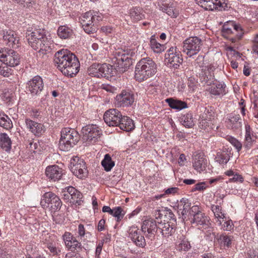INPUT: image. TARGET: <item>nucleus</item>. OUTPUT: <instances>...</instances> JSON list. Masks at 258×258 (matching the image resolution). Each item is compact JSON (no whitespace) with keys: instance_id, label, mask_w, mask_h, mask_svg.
<instances>
[{"instance_id":"1","label":"nucleus","mask_w":258,"mask_h":258,"mask_svg":"<svg viewBox=\"0 0 258 258\" xmlns=\"http://www.w3.org/2000/svg\"><path fill=\"white\" fill-rule=\"evenodd\" d=\"M55 66L65 76L72 77L80 70V62L77 57L67 49L57 51L54 56Z\"/></svg>"},{"instance_id":"2","label":"nucleus","mask_w":258,"mask_h":258,"mask_svg":"<svg viewBox=\"0 0 258 258\" xmlns=\"http://www.w3.org/2000/svg\"><path fill=\"white\" fill-rule=\"evenodd\" d=\"M26 38L29 45L34 50H38L40 56L50 52L54 47L52 41L48 39L43 30H28Z\"/></svg>"},{"instance_id":"3","label":"nucleus","mask_w":258,"mask_h":258,"mask_svg":"<svg viewBox=\"0 0 258 258\" xmlns=\"http://www.w3.org/2000/svg\"><path fill=\"white\" fill-rule=\"evenodd\" d=\"M156 73V64L150 58L141 59L137 64L135 78L140 82L147 80L153 76Z\"/></svg>"},{"instance_id":"4","label":"nucleus","mask_w":258,"mask_h":258,"mask_svg":"<svg viewBox=\"0 0 258 258\" xmlns=\"http://www.w3.org/2000/svg\"><path fill=\"white\" fill-rule=\"evenodd\" d=\"M80 135L75 129L64 128L61 132L59 148L63 151H68L79 141Z\"/></svg>"},{"instance_id":"5","label":"nucleus","mask_w":258,"mask_h":258,"mask_svg":"<svg viewBox=\"0 0 258 258\" xmlns=\"http://www.w3.org/2000/svg\"><path fill=\"white\" fill-rule=\"evenodd\" d=\"M113 60L116 64V69L122 73L125 72L132 62L129 54L121 48H118L114 52Z\"/></svg>"},{"instance_id":"6","label":"nucleus","mask_w":258,"mask_h":258,"mask_svg":"<svg viewBox=\"0 0 258 258\" xmlns=\"http://www.w3.org/2000/svg\"><path fill=\"white\" fill-rule=\"evenodd\" d=\"M113 60L116 64V69L122 73L125 72L132 62L129 54L121 48H118L114 52Z\"/></svg>"},{"instance_id":"7","label":"nucleus","mask_w":258,"mask_h":258,"mask_svg":"<svg viewBox=\"0 0 258 258\" xmlns=\"http://www.w3.org/2000/svg\"><path fill=\"white\" fill-rule=\"evenodd\" d=\"M189 217L188 219L190 220L192 224L199 227V229H206L209 224V219L205 216V214L200 211L197 206H193L189 210Z\"/></svg>"},{"instance_id":"8","label":"nucleus","mask_w":258,"mask_h":258,"mask_svg":"<svg viewBox=\"0 0 258 258\" xmlns=\"http://www.w3.org/2000/svg\"><path fill=\"white\" fill-rule=\"evenodd\" d=\"M40 205L43 208H50L51 212L54 213L60 209L62 202L55 194L52 192H47L43 195Z\"/></svg>"},{"instance_id":"9","label":"nucleus","mask_w":258,"mask_h":258,"mask_svg":"<svg viewBox=\"0 0 258 258\" xmlns=\"http://www.w3.org/2000/svg\"><path fill=\"white\" fill-rule=\"evenodd\" d=\"M202 45V40L198 37H190L183 42V52L191 57L197 54L201 50Z\"/></svg>"},{"instance_id":"10","label":"nucleus","mask_w":258,"mask_h":258,"mask_svg":"<svg viewBox=\"0 0 258 258\" xmlns=\"http://www.w3.org/2000/svg\"><path fill=\"white\" fill-rule=\"evenodd\" d=\"M0 59L8 67H14L20 63L19 54L14 50L8 48H2L0 50Z\"/></svg>"},{"instance_id":"11","label":"nucleus","mask_w":258,"mask_h":258,"mask_svg":"<svg viewBox=\"0 0 258 258\" xmlns=\"http://www.w3.org/2000/svg\"><path fill=\"white\" fill-rule=\"evenodd\" d=\"M165 59L169 67L178 69L183 61L180 51L176 47H170L165 54Z\"/></svg>"},{"instance_id":"12","label":"nucleus","mask_w":258,"mask_h":258,"mask_svg":"<svg viewBox=\"0 0 258 258\" xmlns=\"http://www.w3.org/2000/svg\"><path fill=\"white\" fill-rule=\"evenodd\" d=\"M85 164V162L83 159L76 156L71 159L70 168L75 175L82 179L86 177L88 174V170Z\"/></svg>"},{"instance_id":"13","label":"nucleus","mask_w":258,"mask_h":258,"mask_svg":"<svg viewBox=\"0 0 258 258\" xmlns=\"http://www.w3.org/2000/svg\"><path fill=\"white\" fill-rule=\"evenodd\" d=\"M96 18L91 12H86L82 17L81 24L86 33H94L97 31V27L94 24Z\"/></svg>"},{"instance_id":"14","label":"nucleus","mask_w":258,"mask_h":258,"mask_svg":"<svg viewBox=\"0 0 258 258\" xmlns=\"http://www.w3.org/2000/svg\"><path fill=\"white\" fill-rule=\"evenodd\" d=\"M158 230V223L153 219L144 220L142 225L141 231L147 238L153 240L155 239V233Z\"/></svg>"},{"instance_id":"15","label":"nucleus","mask_w":258,"mask_h":258,"mask_svg":"<svg viewBox=\"0 0 258 258\" xmlns=\"http://www.w3.org/2000/svg\"><path fill=\"white\" fill-rule=\"evenodd\" d=\"M101 130L96 124H89L82 129L83 139L86 141L95 140L101 134Z\"/></svg>"},{"instance_id":"16","label":"nucleus","mask_w":258,"mask_h":258,"mask_svg":"<svg viewBox=\"0 0 258 258\" xmlns=\"http://www.w3.org/2000/svg\"><path fill=\"white\" fill-rule=\"evenodd\" d=\"M127 232L128 234V237L136 246L141 248L145 247L146 245V240L137 227L134 226L130 227Z\"/></svg>"},{"instance_id":"17","label":"nucleus","mask_w":258,"mask_h":258,"mask_svg":"<svg viewBox=\"0 0 258 258\" xmlns=\"http://www.w3.org/2000/svg\"><path fill=\"white\" fill-rule=\"evenodd\" d=\"M120 112L116 109H110L107 110L104 114L103 118L104 121L109 126H117L122 117Z\"/></svg>"},{"instance_id":"18","label":"nucleus","mask_w":258,"mask_h":258,"mask_svg":"<svg viewBox=\"0 0 258 258\" xmlns=\"http://www.w3.org/2000/svg\"><path fill=\"white\" fill-rule=\"evenodd\" d=\"M215 69V67L212 64L203 66L201 72L199 74V78L201 81L207 85H211V83L215 80L214 72Z\"/></svg>"},{"instance_id":"19","label":"nucleus","mask_w":258,"mask_h":258,"mask_svg":"<svg viewBox=\"0 0 258 258\" xmlns=\"http://www.w3.org/2000/svg\"><path fill=\"white\" fill-rule=\"evenodd\" d=\"M167 220H164L160 222L157 221L158 223V230L164 237H169L172 235L175 231L176 222L174 221L172 223L166 221Z\"/></svg>"},{"instance_id":"20","label":"nucleus","mask_w":258,"mask_h":258,"mask_svg":"<svg viewBox=\"0 0 258 258\" xmlns=\"http://www.w3.org/2000/svg\"><path fill=\"white\" fill-rule=\"evenodd\" d=\"M118 105L122 107L131 106L135 101V95L131 91L123 90L116 97Z\"/></svg>"},{"instance_id":"21","label":"nucleus","mask_w":258,"mask_h":258,"mask_svg":"<svg viewBox=\"0 0 258 258\" xmlns=\"http://www.w3.org/2000/svg\"><path fill=\"white\" fill-rule=\"evenodd\" d=\"M27 85L28 91L32 95L39 94L44 86L42 79L39 76H35L28 82Z\"/></svg>"},{"instance_id":"22","label":"nucleus","mask_w":258,"mask_h":258,"mask_svg":"<svg viewBox=\"0 0 258 258\" xmlns=\"http://www.w3.org/2000/svg\"><path fill=\"white\" fill-rule=\"evenodd\" d=\"M45 174L48 179L55 181L60 179L62 169L56 165L48 166L46 168Z\"/></svg>"},{"instance_id":"23","label":"nucleus","mask_w":258,"mask_h":258,"mask_svg":"<svg viewBox=\"0 0 258 258\" xmlns=\"http://www.w3.org/2000/svg\"><path fill=\"white\" fill-rule=\"evenodd\" d=\"M25 123L29 131L36 136H40L44 132V126L41 123L35 122L30 119H25Z\"/></svg>"},{"instance_id":"24","label":"nucleus","mask_w":258,"mask_h":258,"mask_svg":"<svg viewBox=\"0 0 258 258\" xmlns=\"http://www.w3.org/2000/svg\"><path fill=\"white\" fill-rule=\"evenodd\" d=\"M197 3L206 10L213 11L222 7L219 0H195Z\"/></svg>"},{"instance_id":"25","label":"nucleus","mask_w":258,"mask_h":258,"mask_svg":"<svg viewBox=\"0 0 258 258\" xmlns=\"http://www.w3.org/2000/svg\"><path fill=\"white\" fill-rule=\"evenodd\" d=\"M178 212H181L183 220L188 219L189 216V210L191 209V203L186 199L182 198L178 204Z\"/></svg>"},{"instance_id":"26","label":"nucleus","mask_w":258,"mask_h":258,"mask_svg":"<svg viewBox=\"0 0 258 258\" xmlns=\"http://www.w3.org/2000/svg\"><path fill=\"white\" fill-rule=\"evenodd\" d=\"M3 39L9 47L17 48L19 46L18 45L19 39L15 32L12 30H9L4 33Z\"/></svg>"},{"instance_id":"27","label":"nucleus","mask_w":258,"mask_h":258,"mask_svg":"<svg viewBox=\"0 0 258 258\" xmlns=\"http://www.w3.org/2000/svg\"><path fill=\"white\" fill-rule=\"evenodd\" d=\"M201 153L196 154L193 158L192 165L195 169L199 172L205 170L207 166V160Z\"/></svg>"},{"instance_id":"28","label":"nucleus","mask_w":258,"mask_h":258,"mask_svg":"<svg viewBox=\"0 0 258 258\" xmlns=\"http://www.w3.org/2000/svg\"><path fill=\"white\" fill-rule=\"evenodd\" d=\"M230 151L228 148H223L217 153L215 161L220 164H226L230 159Z\"/></svg>"},{"instance_id":"29","label":"nucleus","mask_w":258,"mask_h":258,"mask_svg":"<svg viewBox=\"0 0 258 258\" xmlns=\"http://www.w3.org/2000/svg\"><path fill=\"white\" fill-rule=\"evenodd\" d=\"M120 122L117 125L122 130L126 132H129L133 130L135 127V124L133 120L129 117L126 116H122Z\"/></svg>"},{"instance_id":"30","label":"nucleus","mask_w":258,"mask_h":258,"mask_svg":"<svg viewBox=\"0 0 258 258\" xmlns=\"http://www.w3.org/2000/svg\"><path fill=\"white\" fill-rule=\"evenodd\" d=\"M209 88L210 93L214 95H220L225 94V85L224 83L215 82L211 83Z\"/></svg>"},{"instance_id":"31","label":"nucleus","mask_w":258,"mask_h":258,"mask_svg":"<svg viewBox=\"0 0 258 258\" xmlns=\"http://www.w3.org/2000/svg\"><path fill=\"white\" fill-rule=\"evenodd\" d=\"M165 101L171 108L174 109L181 110L187 107V104L185 102L173 98H167Z\"/></svg>"},{"instance_id":"32","label":"nucleus","mask_w":258,"mask_h":258,"mask_svg":"<svg viewBox=\"0 0 258 258\" xmlns=\"http://www.w3.org/2000/svg\"><path fill=\"white\" fill-rule=\"evenodd\" d=\"M12 141L6 133H0V148L8 152L11 148Z\"/></svg>"},{"instance_id":"33","label":"nucleus","mask_w":258,"mask_h":258,"mask_svg":"<svg viewBox=\"0 0 258 258\" xmlns=\"http://www.w3.org/2000/svg\"><path fill=\"white\" fill-rule=\"evenodd\" d=\"M231 24L233 28L234 31L235 32H237V33L234 34V36L233 37L231 36H227V38L232 43H235L242 38L243 34V30L241 28L240 25L239 24H237L235 23H231Z\"/></svg>"},{"instance_id":"34","label":"nucleus","mask_w":258,"mask_h":258,"mask_svg":"<svg viewBox=\"0 0 258 258\" xmlns=\"http://www.w3.org/2000/svg\"><path fill=\"white\" fill-rule=\"evenodd\" d=\"M150 45L152 50L157 53L163 52L165 48L164 45L157 42L155 35H152L150 38Z\"/></svg>"},{"instance_id":"35","label":"nucleus","mask_w":258,"mask_h":258,"mask_svg":"<svg viewBox=\"0 0 258 258\" xmlns=\"http://www.w3.org/2000/svg\"><path fill=\"white\" fill-rule=\"evenodd\" d=\"M201 119L199 122V126L201 128L206 130L207 132H209L210 129L214 128L215 125L211 118L208 119L204 115L201 117Z\"/></svg>"},{"instance_id":"36","label":"nucleus","mask_w":258,"mask_h":258,"mask_svg":"<svg viewBox=\"0 0 258 258\" xmlns=\"http://www.w3.org/2000/svg\"><path fill=\"white\" fill-rule=\"evenodd\" d=\"M73 30L66 26H60L57 29V35L61 39H67L73 35Z\"/></svg>"},{"instance_id":"37","label":"nucleus","mask_w":258,"mask_h":258,"mask_svg":"<svg viewBox=\"0 0 258 258\" xmlns=\"http://www.w3.org/2000/svg\"><path fill=\"white\" fill-rule=\"evenodd\" d=\"M112 66L110 64H101V70H100V77L108 78L113 75Z\"/></svg>"},{"instance_id":"38","label":"nucleus","mask_w":258,"mask_h":258,"mask_svg":"<svg viewBox=\"0 0 258 258\" xmlns=\"http://www.w3.org/2000/svg\"><path fill=\"white\" fill-rule=\"evenodd\" d=\"M0 126L6 130L13 127V123L8 115L4 113H0Z\"/></svg>"},{"instance_id":"39","label":"nucleus","mask_w":258,"mask_h":258,"mask_svg":"<svg viewBox=\"0 0 258 258\" xmlns=\"http://www.w3.org/2000/svg\"><path fill=\"white\" fill-rule=\"evenodd\" d=\"M211 210L214 213V216L217 219L216 222L218 223L219 225H222V222L220 219L225 218L224 214L222 212V208L218 205H212L211 206Z\"/></svg>"},{"instance_id":"40","label":"nucleus","mask_w":258,"mask_h":258,"mask_svg":"<svg viewBox=\"0 0 258 258\" xmlns=\"http://www.w3.org/2000/svg\"><path fill=\"white\" fill-rule=\"evenodd\" d=\"M101 165L104 167L106 171H109L115 165L114 162L112 160L109 154H106L103 160L101 162Z\"/></svg>"},{"instance_id":"41","label":"nucleus","mask_w":258,"mask_h":258,"mask_svg":"<svg viewBox=\"0 0 258 258\" xmlns=\"http://www.w3.org/2000/svg\"><path fill=\"white\" fill-rule=\"evenodd\" d=\"M245 137L246 142L245 147L247 148H250L251 143L254 141V137L251 133L250 127L248 124H245Z\"/></svg>"},{"instance_id":"42","label":"nucleus","mask_w":258,"mask_h":258,"mask_svg":"<svg viewBox=\"0 0 258 258\" xmlns=\"http://www.w3.org/2000/svg\"><path fill=\"white\" fill-rule=\"evenodd\" d=\"M100 70H101V64L94 63L88 69V73L89 75L100 78Z\"/></svg>"},{"instance_id":"43","label":"nucleus","mask_w":258,"mask_h":258,"mask_svg":"<svg viewBox=\"0 0 258 258\" xmlns=\"http://www.w3.org/2000/svg\"><path fill=\"white\" fill-rule=\"evenodd\" d=\"M232 124V127L235 130H238L242 126V119L239 114H235L229 119Z\"/></svg>"},{"instance_id":"44","label":"nucleus","mask_w":258,"mask_h":258,"mask_svg":"<svg viewBox=\"0 0 258 258\" xmlns=\"http://www.w3.org/2000/svg\"><path fill=\"white\" fill-rule=\"evenodd\" d=\"M130 15L131 19L135 22H138L144 17V15L140 12V10L136 8L130 10Z\"/></svg>"},{"instance_id":"45","label":"nucleus","mask_w":258,"mask_h":258,"mask_svg":"<svg viewBox=\"0 0 258 258\" xmlns=\"http://www.w3.org/2000/svg\"><path fill=\"white\" fill-rule=\"evenodd\" d=\"M233 22H230L228 24H225L223 26L222 32L224 36L227 37V36H230L231 34H235L237 33V32L234 31L233 28L231 24Z\"/></svg>"},{"instance_id":"46","label":"nucleus","mask_w":258,"mask_h":258,"mask_svg":"<svg viewBox=\"0 0 258 258\" xmlns=\"http://www.w3.org/2000/svg\"><path fill=\"white\" fill-rule=\"evenodd\" d=\"M182 124L185 127H191L194 125V121L191 113H186L181 118Z\"/></svg>"},{"instance_id":"47","label":"nucleus","mask_w":258,"mask_h":258,"mask_svg":"<svg viewBox=\"0 0 258 258\" xmlns=\"http://www.w3.org/2000/svg\"><path fill=\"white\" fill-rule=\"evenodd\" d=\"M162 213H160V215H164L165 220L169 221L170 223H172L173 221L176 222V218H175L174 214L173 213L172 211L168 208H165L162 211Z\"/></svg>"},{"instance_id":"48","label":"nucleus","mask_w":258,"mask_h":258,"mask_svg":"<svg viewBox=\"0 0 258 258\" xmlns=\"http://www.w3.org/2000/svg\"><path fill=\"white\" fill-rule=\"evenodd\" d=\"M111 215L117 218V221L119 222L123 218L125 213L120 207H117L112 209Z\"/></svg>"},{"instance_id":"49","label":"nucleus","mask_w":258,"mask_h":258,"mask_svg":"<svg viewBox=\"0 0 258 258\" xmlns=\"http://www.w3.org/2000/svg\"><path fill=\"white\" fill-rule=\"evenodd\" d=\"M191 247L190 243L187 239H183L181 240L179 243L177 245V249L180 251H186Z\"/></svg>"},{"instance_id":"50","label":"nucleus","mask_w":258,"mask_h":258,"mask_svg":"<svg viewBox=\"0 0 258 258\" xmlns=\"http://www.w3.org/2000/svg\"><path fill=\"white\" fill-rule=\"evenodd\" d=\"M82 195L81 193L77 190L71 197L70 199V203L73 204H77L80 205L82 202Z\"/></svg>"},{"instance_id":"51","label":"nucleus","mask_w":258,"mask_h":258,"mask_svg":"<svg viewBox=\"0 0 258 258\" xmlns=\"http://www.w3.org/2000/svg\"><path fill=\"white\" fill-rule=\"evenodd\" d=\"M11 69L0 59V75L8 77L11 74Z\"/></svg>"},{"instance_id":"52","label":"nucleus","mask_w":258,"mask_h":258,"mask_svg":"<svg viewBox=\"0 0 258 258\" xmlns=\"http://www.w3.org/2000/svg\"><path fill=\"white\" fill-rule=\"evenodd\" d=\"M231 240L232 238L231 236L226 234H222L220 235L218 238V241L221 244H222L224 246H227L228 247L231 244Z\"/></svg>"},{"instance_id":"53","label":"nucleus","mask_w":258,"mask_h":258,"mask_svg":"<svg viewBox=\"0 0 258 258\" xmlns=\"http://www.w3.org/2000/svg\"><path fill=\"white\" fill-rule=\"evenodd\" d=\"M73 245H72V246L71 247L70 250L72 251V252H80L81 250H82L83 248V246L80 242H79L76 238H75V240H74V242H73Z\"/></svg>"},{"instance_id":"54","label":"nucleus","mask_w":258,"mask_h":258,"mask_svg":"<svg viewBox=\"0 0 258 258\" xmlns=\"http://www.w3.org/2000/svg\"><path fill=\"white\" fill-rule=\"evenodd\" d=\"M160 10H161L163 12H165L167 14L171 17L175 18L177 16V14L174 12L172 8L166 6H164V7H161Z\"/></svg>"},{"instance_id":"55","label":"nucleus","mask_w":258,"mask_h":258,"mask_svg":"<svg viewBox=\"0 0 258 258\" xmlns=\"http://www.w3.org/2000/svg\"><path fill=\"white\" fill-rule=\"evenodd\" d=\"M230 143L237 150L240 151L242 148L241 143L234 138H230L229 140Z\"/></svg>"},{"instance_id":"56","label":"nucleus","mask_w":258,"mask_h":258,"mask_svg":"<svg viewBox=\"0 0 258 258\" xmlns=\"http://www.w3.org/2000/svg\"><path fill=\"white\" fill-rule=\"evenodd\" d=\"M62 238L64 242L65 245H68L69 242H70L69 241L76 238L73 236L71 233L66 232L62 236Z\"/></svg>"},{"instance_id":"57","label":"nucleus","mask_w":258,"mask_h":258,"mask_svg":"<svg viewBox=\"0 0 258 258\" xmlns=\"http://www.w3.org/2000/svg\"><path fill=\"white\" fill-rule=\"evenodd\" d=\"M233 226V224L232 221L230 220L225 221L224 222V224L222 225V228H223L224 230L230 231L232 229Z\"/></svg>"},{"instance_id":"58","label":"nucleus","mask_w":258,"mask_h":258,"mask_svg":"<svg viewBox=\"0 0 258 258\" xmlns=\"http://www.w3.org/2000/svg\"><path fill=\"white\" fill-rule=\"evenodd\" d=\"M205 183L204 182L197 183L195 185V187L192 189V191L203 190L206 189V186H205Z\"/></svg>"},{"instance_id":"59","label":"nucleus","mask_w":258,"mask_h":258,"mask_svg":"<svg viewBox=\"0 0 258 258\" xmlns=\"http://www.w3.org/2000/svg\"><path fill=\"white\" fill-rule=\"evenodd\" d=\"M252 51L258 55V34L254 38V43L252 46Z\"/></svg>"},{"instance_id":"60","label":"nucleus","mask_w":258,"mask_h":258,"mask_svg":"<svg viewBox=\"0 0 258 258\" xmlns=\"http://www.w3.org/2000/svg\"><path fill=\"white\" fill-rule=\"evenodd\" d=\"M233 177L230 178L229 180L230 181H239L240 182L243 181V178L242 176L240 174L234 173V175H233Z\"/></svg>"},{"instance_id":"61","label":"nucleus","mask_w":258,"mask_h":258,"mask_svg":"<svg viewBox=\"0 0 258 258\" xmlns=\"http://www.w3.org/2000/svg\"><path fill=\"white\" fill-rule=\"evenodd\" d=\"M47 248L51 253L53 254H56L57 253L56 247L53 243H48L47 244Z\"/></svg>"},{"instance_id":"62","label":"nucleus","mask_w":258,"mask_h":258,"mask_svg":"<svg viewBox=\"0 0 258 258\" xmlns=\"http://www.w3.org/2000/svg\"><path fill=\"white\" fill-rule=\"evenodd\" d=\"M78 233L79 235L81 237L84 236L85 234V230L84 228V226L83 224H79L78 226Z\"/></svg>"},{"instance_id":"63","label":"nucleus","mask_w":258,"mask_h":258,"mask_svg":"<svg viewBox=\"0 0 258 258\" xmlns=\"http://www.w3.org/2000/svg\"><path fill=\"white\" fill-rule=\"evenodd\" d=\"M105 223V221L104 219H101L98 225V230L99 231H101L104 229V225Z\"/></svg>"},{"instance_id":"64","label":"nucleus","mask_w":258,"mask_h":258,"mask_svg":"<svg viewBox=\"0 0 258 258\" xmlns=\"http://www.w3.org/2000/svg\"><path fill=\"white\" fill-rule=\"evenodd\" d=\"M103 244V242H99L96 249V254L97 255H99L101 253Z\"/></svg>"}]
</instances>
